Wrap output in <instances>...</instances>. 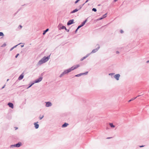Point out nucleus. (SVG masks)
I'll return each instance as SVG.
<instances>
[{
    "mask_svg": "<svg viewBox=\"0 0 149 149\" xmlns=\"http://www.w3.org/2000/svg\"><path fill=\"white\" fill-rule=\"evenodd\" d=\"M80 66L79 65H77L72 67L71 68H69L66 70H65L60 76V77H61L63 75L65 74H67L72 71L75 70Z\"/></svg>",
    "mask_w": 149,
    "mask_h": 149,
    "instance_id": "1",
    "label": "nucleus"
},
{
    "mask_svg": "<svg viewBox=\"0 0 149 149\" xmlns=\"http://www.w3.org/2000/svg\"><path fill=\"white\" fill-rule=\"evenodd\" d=\"M42 59V61H44V62L45 63L49 59V57H46L45 56Z\"/></svg>",
    "mask_w": 149,
    "mask_h": 149,
    "instance_id": "2",
    "label": "nucleus"
},
{
    "mask_svg": "<svg viewBox=\"0 0 149 149\" xmlns=\"http://www.w3.org/2000/svg\"><path fill=\"white\" fill-rule=\"evenodd\" d=\"M13 147H16L17 148H18L19 147V143H17L16 144L11 145L10 147V148H13Z\"/></svg>",
    "mask_w": 149,
    "mask_h": 149,
    "instance_id": "3",
    "label": "nucleus"
},
{
    "mask_svg": "<svg viewBox=\"0 0 149 149\" xmlns=\"http://www.w3.org/2000/svg\"><path fill=\"white\" fill-rule=\"evenodd\" d=\"M73 21L74 20L73 19L69 20L67 23V25H69L73 24Z\"/></svg>",
    "mask_w": 149,
    "mask_h": 149,
    "instance_id": "4",
    "label": "nucleus"
},
{
    "mask_svg": "<svg viewBox=\"0 0 149 149\" xmlns=\"http://www.w3.org/2000/svg\"><path fill=\"white\" fill-rule=\"evenodd\" d=\"M46 107H49L51 106L52 105V103L49 102H46Z\"/></svg>",
    "mask_w": 149,
    "mask_h": 149,
    "instance_id": "5",
    "label": "nucleus"
},
{
    "mask_svg": "<svg viewBox=\"0 0 149 149\" xmlns=\"http://www.w3.org/2000/svg\"><path fill=\"white\" fill-rule=\"evenodd\" d=\"M8 105L10 107L12 108H13V104L11 102H9L8 103Z\"/></svg>",
    "mask_w": 149,
    "mask_h": 149,
    "instance_id": "6",
    "label": "nucleus"
},
{
    "mask_svg": "<svg viewBox=\"0 0 149 149\" xmlns=\"http://www.w3.org/2000/svg\"><path fill=\"white\" fill-rule=\"evenodd\" d=\"M38 122H37L36 123H34V124L35 127L36 129H37L39 127V125L38 124Z\"/></svg>",
    "mask_w": 149,
    "mask_h": 149,
    "instance_id": "7",
    "label": "nucleus"
},
{
    "mask_svg": "<svg viewBox=\"0 0 149 149\" xmlns=\"http://www.w3.org/2000/svg\"><path fill=\"white\" fill-rule=\"evenodd\" d=\"M42 79V78L41 77H40L38 79H37L35 81L36 83H38V82H39Z\"/></svg>",
    "mask_w": 149,
    "mask_h": 149,
    "instance_id": "8",
    "label": "nucleus"
},
{
    "mask_svg": "<svg viewBox=\"0 0 149 149\" xmlns=\"http://www.w3.org/2000/svg\"><path fill=\"white\" fill-rule=\"evenodd\" d=\"M120 77V75L118 74H116L115 75V76H114L115 78L117 80H119V78Z\"/></svg>",
    "mask_w": 149,
    "mask_h": 149,
    "instance_id": "9",
    "label": "nucleus"
},
{
    "mask_svg": "<svg viewBox=\"0 0 149 149\" xmlns=\"http://www.w3.org/2000/svg\"><path fill=\"white\" fill-rule=\"evenodd\" d=\"M44 61H42V59L40 60L38 63V64L39 65H40L42 64L43 63H45V62H44Z\"/></svg>",
    "mask_w": 149,
    "mask_h": 149,
    "instance_id": "10",
    "label": "nucleus"
},
{
    "mask_svg": "<svg viewBox=\"0 0 149 149\" xmlns=\"http://www.w3.org/2000/svg\"><path fill=\"white\" fill-rule=\"evenodd\" d=\"M24 75L22 73V74H21L20 76H19V79H22L23 77H24Z\"/></svg>",
    "mask_w": 149,
    "mask_h": 149,
    "instance_id": "11",
    "label": "nucleus"
},
{
    "mask_svg": "<svg viewBox=\"0 0 149 149\" xmlns=\"http://www.w3.org/2000/svg\"><path fill=\"white\" fill-rule=\"evenodd\" d=\"M68 125V123H65L64 124H63L62 126V127H67Z\"/></svg>",
    "mask_w": 149,
    "mask_h": 149,
    "instance_id": "12",
    "label": "nucleus"
},
{
    "mask_svg": "<svg viewBox=\"0 0 149 149\" xmlns=\"http://www.w3.org/2000/svg\"><path fill=\"white\" fill-rule=\"evenodd\" d=\"M18 45H19V44H17V45H16L14 46L13 47H12L10 49V51H11L12 50L15 48Z\"/></svg>",
    "mask_w": 149,
    "mask_h": 149,
    "instance_id": "13",
    "label": "nucleus"
},
{
    "mask_svg": "<svg viewBox=\"0 0 149 149\" xmlns=\"http://www.w3.org/2000/svg\"><path fill=\"white\" fill-rule=\"evenodd\" d=\"M78 10L76 9L71 12V13H74L76 12H77Z\"/></svg>",
    "mask_w": 149,
    "mask_h": 149,
    "instance_id": "14",
    "label": "nucleus"
},
{
    "mask_svg": "<svg viewBox=\"0 0 149 149\" xmlns=\"http://www.w3.org/2000/svg\"><path fill=\"white\" fill-rule=\"evenodd\" d=\"M109 125L111 127L114 128L115 127V126L113 125L112 123H110Z\"/></svg>",
    "mask_w": 149,
    "mask_h": 149,
    "instance_id": "15",
    "label": "nucleus"
},
{
    "mask_svg": "<svg viewBox=\"0 0 149 149\" xmlns=\"http://www.w3.org/2000/svg\"><path fill=\"white\" fill-rule=\"evenodd\" d=\"M85 74V73H83L80 74H78L76 75L75 76L76 77H79V76H80L81 75H82L83 74Z\"/></svg>",
    "mask_w": 149,
    "mask_h": 149,
    "instance_id": "16",
    "label": "nucleus"
},
{
    "mask_svg": "<svg viewBox=\"0 0 149 149\" xmlns=\"http://www.w3.org/2000/svg\"><path fill=\"white\" fill-rule=\"evenodd\" d=\"M87 21V20H85L81 24V26H83L84 24H85V23H86V22Z\"/></svg>",
    "mask_w": 149,
    "mask_h": 149,
    "instance_id": "17",
    "label": "nucleus"
},
{
    "mask_svg": "<svg viewBox=\"0 0 149 149\" xmlns=\"http://www.w3.org/2000/svg\"><path fill=\"white\" fill-rule=\"evenodd\" d=\"M49 30V29H47L46 30H45V31H43V35H44L45 34V33H46L47 32V31H48Z\"/></svg>",
    "mask_w": 149,
    "mask_h": 149,
    "instance_id": "18",
    "label": "nucleus"
},
{
    "mask_svg": "<svg viewBox=\"0 0 149 149\" xmlns=\"http://www.w3.org/2000/svg\"><path fill=\"white\" fill-rule=\"evenodd\" d=\"M44 116V115H40L39 117V119L41 120L43 118Z\"/></svg>",
    "mask_w": 149,
    "mask_h": 149,
    "instance_id": "19",
    "label": "nucleus"
},
{
    "mask_svg": "<svg viewBox=\"0 0 149 149\" xmlns=\"http://www.w3.org/2000/svg\"><path fill=\"white\" fill-rule=\"evenodd\" d=\"M61 29H65L66 30H67V29L66 28V27L64 26H62L61 27Z\"/></svg>",
    "mask_w": 149,
    "mask_h": 149,
    "instance_id": "20",
    "label": "nucleus"
},
{
    "mask_svg": "<svg viewBox=\"0 0 149 149\" xmlns=\"http://www.w3.org/2000/svg\"><path fill=\"white\" fill-rule=\"evenodd\" d=\"M97 51V49H95L93 50L92 51V53H94L95 52Z\"/></svg>",
    "mask_w": 149,
    "mask_h": 149,
    "instance_id": "21",
    "label": "nucleus"
},
{
    "mask_svg": "<svg viewBox=\"0 0 149 149\" xmlns=\"http://www.w3.org/2000/svg\"><path fill=\"white\" fill-rule=\"evenodd\" d=\"M4 34L3 32H0V36H3Z\"/></svg>",
    "mask_w": 149,
    "mask_h": 149,
    "instance_id": "22",
    "label": "nucleus"
},
{
    "mask_svg": "<svg viewBox=\"0 0 149 149\" xmlns=\"http://www.w3.org/2000/svg\"><path fill=\"white\" fill-rule=\"evenodd\" d=\"M106 17V14H105L103 15V17L102 18L100 19H99L101 20V19H102L104 18V17Z\"/></svg>",
    "mask_w": 149,
    "mask_h": 149,
    "instance_id": "23",
    "label": "nucleus"
},
{
    "mask_svg": "<svg viewBox=\"0 0 149 149\" xmlns=\"http://www.w3.org/2000/svg\"><path fill=\"white\" fill-rule=\"evenodd\" d=\"M20 44L21 45H20V46H21L22 47H24V45L23 44H21V43H19V45H20Z\"/></svg>",
    "mask_w": 149,
    "mask_h": 149,
    "instance_id": "24",
    "label": "nucleus"
},
{
    "mask_svg": "<svg viewBox=\"0 0 149 149\" xmlns=\"http://www.w3.org/2000/svg\"><path fill=\"white\" fill-rule=\"evenodd\" d=\"M92 10H93V11H95V12H96V11H97V10H96V9L95 8H93L92 9Z\"/></svg>",
    "mask_w": 149,
    "mask_h": 149,
    "instance_id": "25",
    "label": "nucleus"
},
{
    "mask_svg": "<svg viewBox=\"0 0 149 149\" xmlns=\"http://www.w3.org/2000/svg\"><path fill=\"white\" fill-rule=\"evenodd\" d=\"M82 26H81V25H80V26H79L77 28V29H79V28H80V27H81Z\"/></svg>",
    "mask_w": 149,
    "mask_h": 149,
    "instance_id": "26",
    "label": "nucleus"
},
{
    "mask_svg": "<svg viewBox=\"0 0 149 149\" xmlns=\"http://www.w3.org/2000/svg\"><path fill=\"white\" fill-rule=\"evenodd\" d=\"M6 44L5 43H4L2 46V47H4L6 46Z\"/></svg>",
    "mask_w": 149,
    "mask_h": 149,
    "instance_id": "27",
    "label": "nucleus"
},
{
    "mask_svg": "<svg viewBox=\"0 0 149 149\" xmlns=\"http://www.w3.org/2000/svg\"><path fill=\"white\" fill-rule=\"evenodd\" d=\"M123 30H120V33H123Z\"/></svg>",
    "mask_w": 149,
    "mask_h": 149,
    "instance_id": "28",
    "label": "nucleus"
},
{
    "mask_svg": "<svg viewBox=\"0 0 149 149\" xmlns=\"http://www.w3.org/2000/svg\"><path fill=\"white\" fill-rule=\"evenodd\" d=\"M79 1L77 0L75 2V3H77Z\"/></svg>",
    "mask_w": 149,
    "mask_h": 149,
    "instance_id": "29",
    "label": "nucleus"
},
{
    "mask_svg": "<svg viewBox=\"0 0 149 149\" xmlns=\"http://www.w3.org/2000/svg\"><path fill=\"white\" fill-rule=\"evenodd\" d=\"M134 99H132L131 100H130L129 101V102H130L132 100H134Z\"/></svg>",
    "mask_w": 149,
    "mask_h": 149,
    "instance_id": "30",
    "label": "nucleus"
},
{
    "mask_svg": "<svg viewBox=\"0 0 149 149\" xmlns=\"http://www.w3.org/2000/svg\"><path fill=\"white\" fill-rule=\"evenodd\" d=\"M18 56V54H17L15 56V58H17Z\"/></svg>",
    "mask_w": 149,
    "mask_h": 149,
    "instance_id": "31",
    "label": "nucleus"
},
{
    "mask_svg": "<svg viewBox=\"0 0 149 149\" xmlns=\"http://www.w3.org/2000/svg\"><path fill=\"white\" fill-rule=\"evenodd\" d=\"M87 57V56H85V57H84L83 58V59H85V58H86Z\"/></svg>",
    "mask_w": 149,
    "mask_h": 149,
    "instance_id": "32",
    "label": "nucleus"
},
{
    "mask_svg": "<svg viewBox=\"0 0 149 149\" xmlns=\"http://www.w3.org/2000/svg\"><path fill=\"white\" fill-rule=\"evenodd\" d=\"M21 145H22L21 143H19V146H20Z\"/></svg>",
    "mask_w": 149,
    "mask_h": 149,
    "instance_id": "33",
    "label": "nucleus"
},
{
    "mask_svg": "<svg viewBox=\"0 0 149 149\" xmlns=\"http://www.w3.org/2000/svg\"><path fill=\"white\" fill-rule=\"evenodd\" d=\"M84 59H83V58H81V61H82Z\"/></svg>",
    "mask_w": 149,
    "mask_h": 149,
    "instance_id": "34",
    "label": "nucleus"
},
{
    "mask_svg": "<svg viewBox=\"0 0 149 149\" xmlns=\"http://www.w3.org/2000/svg\"><path fill=\"white\" fill-rule=\"evenodd\" d=\"M5 85H4V86H3L2 87V89H3V88H4V87H5Z\"/></svg>",
    "mask_w": 149,
    "mask_h": 149,
    "instance_id": "35",
    "label": "nucleus"
},
{
    "mask_svg": "<svg viewBox=\"0 0 149 149\" xmlns=\"http://www.w3.org/2000/svg\"><path fill=\"white\" fill-rule=\"evenodd\" d=\"M88 1V0H87L86 1L85 3L87 2Z\"/></svg>",
    "mask_w": 149,
    "mask_h": 149,
    "instance_id": "36",
    "label": "nucleus"
},
{
    "mask_svg": "<svg viewBox=\"0 0 149 149\" xmlns=\"http://www.w3.org/2000/svg\"><path fill=\"white\" fill-rule=\"evenodd\" d=\"M147 63H149V61H147Z\"/></svg>",
    "mask_w": 149,
    "mask_h": 149,
    "instance_id": "37",
    "label": "nucleus"
},
{
    "mask_svg": "<svg viewBox=\"0 0 149 149\" xmlns=\"http://www.w3.org/2000/svg\"><path fill=\"white\" fill-rule=\"evenodd\" d=\"M117 0H114V2H116Z\"/></svg>",
    "mask_w": 149,
    "mask_h": 149,
    "instance_id": "38",
    "label": "nucleus"
},
{
    "mask_svg": "<svg viewBox=\"0 0 149 149\" xmlns=\"http://www.w3.org/2000/svg\"><path fill=\"white\" fill-rule=\"evenodd\" d=\"M144 146H140V147H143Z\"/></svg>",
    "mask_w": 149,
    "mask_h": 149,
    "instance_id": "39",
    "label": "nucleus"
},
{
    "mask_svg": "<svg viewBox=\"0 0 149 149\" xmlns=\"http://www.w3.org/2000/svg\"><path fill=\"white\" fill-rule=\"evenodd\" d=\"M19 26L21 28H22V26L21 25H19Z\"/></svg>",
    "mask_w": 149,
    "mask_h": 149,
    "instance_id": "40",
    "label": "nucleus"
},
{
    "mask_svg": "<svg viewBox=\"0 0 149 149\" xmlns=\"http://www.w3.org/2000/svg\"><path fill=\"white\" fill-rule=\"evenodd\" d=\"M78 30V29H76V32L77 31V30Z\"/></svg>",
    "mask_w": 149,
    "mask_h": 149,
    "instance_id": "41",
    "label": "nucleus"
},
{
    "mask_svg": "<svg viewBox=\"0 0 149 149\" xmlns=\"http://www.w3.org/2000/svg\"><path fill=\"white\" fill-rule=\"evenodd\" d=\"M8 80H9V79H7V81H8Z\"/></svg>",
    "mask_w": 149,
    "mask_h": 149,
    "instance_id": "42",
    "label": "nucleus"
},
{
    "mask_svg": "<svg viewBox=\"0 0 149 149\" xmlns=\"http://www.w3.org/2000/svg\"><path fill=\"white\" fill-rule=\"evenodd\" d=\"M18 129V128L17 127H16V129H15L16 130V129Z\"/></svg>",
    "mask_w": 149,
    "mask_h": 149,
    "instance_id": "43",
    "label": "nucleus"
},
{
    "mask_svg": "<svg viewBox=\"0 0 149 149\" xmlns=\"http://www.w3.org/2000/svg\"><path fill=\"white\" fill-rule=\"evenodd\" d=\"M31 86V85L30 86H29V87H30Z\"/></svg>",
    "mask_w": 149,
    "mask_h": 149,
    "instance_id": "44",
    "label": "nucleus"
},
{
    "mask_svg": "<svg viewBox=\"0 0 149 149\" xmlns=\"http://www.w3.org/2000/svg\"><path fill=\"white\" fill-rule=\"evenodd\" d=\"M17 54H18V56L19 55V53Z\"/></svg>",
    "mask_w": 149,
    "mask_h": 149,
    "instance_id": "45",
    "label": "nucleus"
},
{
    "mask_svg": "<svg viewBox=\"0 0 149 149\" xmlns=\"http://www.w3.org/2000/svg\"><path fill=\"white\" fill-rule=\"evenodd\" d=\"M67 31H69V30H67Z\"/></svg>",
    "mask_w": 149,
    "mask_h": 149,
    "instance_id": "46",
    "label": "nucleus"
},
{
    "mask_svg": "<svg viewBox=\"0 0 149 149\" xmlns=\"http://www.w3.org/2000/svg\"><path fill=\"white\" fill-rule=\"evenodd\" d=\"M67 31H69V30H67Z\"/></svg>",
    "mask_w": 149,
    "mask_h": 149,
    "instance_id": "47",
    "label": "nucleus"
},
{
    "mask_svg": "<svg viewBox=\"0 0 149 149\" xmlns=\"http://www.w3.org/2000/svg\"><path fill=\"white\" fill-rule=\"evenodd\" d=\"M110 138H108L107 139H109Z\"/></svg>",
    "mask_w": 149,
    "mask_h": 149,
    "instance_id": "48",
    "label": "nucleus"
},
{
    "mask_svg": "<svg viewBox=\"0 0 149 149\" xmlns=\"http://www.w3.org/2000/svg\"><path fill=\"white\" fill-rule=\"evenodd\" d=\"M117 53H118V51H117Z\"/></svg>",
    "mask_w": 149,
    "mask_h": 149,
    "instance_id": "49",
    "label": "nucleus"
},
{
    "mask_svg": "<svg viewBox=\"0 0 149 149\" xmlns=\"http://www.w3.org/2000/svg\"><path fill=\"white\" fill-rule=\"evenodd\" d=\"M117 53H118V51H117Z\"/></svg>",
    "mask_w": 149,
    "mask_h": 149,
    "instance_id": "50",
    "label": "nucleus"
},
{
    "mask_svg": "<svg viewBox=\"0 0 149 149\" xmlns=\"http://www.w3.org/2000/svg\"><path fill=\"white\" fill-rule=\"evenodd\" d=\"M80 0H78V1H80Z\"/></svg>",
    "mask_w": 149,
    "mask_h": 149,
    "instance_id": "51",
    "label": "nucleus"
}]
</instances>
